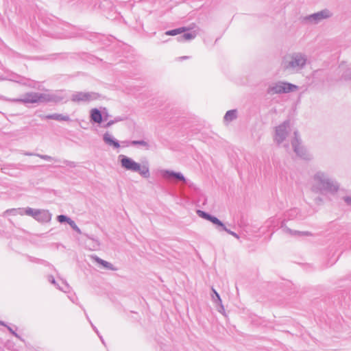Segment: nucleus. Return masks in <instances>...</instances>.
<instances>
[{
    "mask_svg": "<svg viewBox=\"0 0 351 351\" xmlns=\"http://www.w3.org/2000/svg\"><path fill=\"white\" fill-rule=\"evenodd\" d=\"M311 191L319 195H334L340 189L339 182L328 172L317 171L311 178Z\"/></svg>",
    "mask_w": 351,
    "mask_h": 351,
    "instance_id": "1",
    "label": "nucleus"
},
{
    "mask_svg": "<svg viewBox=\"0 0 351 351\" xmlns=\"http://www.w3.org/2000/svg\"><path fill=\"white\" fill-rule=\"evenodd\" d=\"M307 62V56L300 52L287 54L282 59L281 65L282 69L289 74L301 72Z\"/></svg>",
    "mask_w": 351,
    "mask_h": 351,
    "instance_id": "2",
    "label": "nucleus"
},
{
    "mask_svg": "<svg viewBox=\"0 0 351 351\" xmlns=\"http://www.w3.org/2000/svg\"><path fill=\"white\" fill-rule=\"evenodd\" d=\"M298 90V86L293 84L285 81H278L269 85L267 93L269 95H276L293 93Z\"/></svg>",
    "mask_w": 351,
    "mask_h": 351,
    "instance_id": "3",
    "label": "nucleus"
},
{
    "mask_svg": "<svg viewBox=\"0 0 351 351\" xmlns=\"http://www.w3.org/2000/svg\"><path fill=\"white\" fill-rule=\"evenodd\" d=\"M291 145L294 152L298 157L305 160H310L312 158V156L302 145L298 131L294 132V138L291 140Z\"/></svg>",
    "mask_w": 351,
    "mask_h": 351,
    "instance_id": "4",
    "label": "nucleus"
},
{
    "mask_svg": "<svg viewBox=\"0 0 351 351\" xmlns=\"http://www.w3.org/2000/svg\"><path fill=\"white\" fill-rule=\"evenodd\" d=\"M331 16L332 13L330 10L325 9L304 17L302 19V23L306 24H317Z\"/></svg>",
    "mask_w": 351,
    "mask_h": 351,
    "instance_id": "5",
    "label": "nucleus"
},
{
    "mask_svg": "<svg viewBox=\"0 0 351 351\" xmlns=\"http://www.w3.org/2000/svg\"><path fill=\"white\" fill-rule=\"evenodd\" d=\"M290 131V122L289 121H284L276 128L274 141L278 145H280L285 141Z\"/></svg>",
    "mask_w": 351,
    "mask_h": 351,
    "instance_id": "6",
    "label": "nucleus"
},
{
    "mask_svg": "<svg viewBox=\"0 0 351 351\" xmlns=\"http://www.w3.org/2000/svg\"><path fill=\"white\" fill-rule=\"evenodd\" d=\"M186 28L182 27L168 30L165 32V34L168 36H176L178 34H181L180 36L177 38L178 42L191 40L195 38L196 34L195 32H186Z\"/></svg>",
    "mask_w": 351,
    "mask_h": 351,
    "instance_id": "7",
    "label": "nucleus"
},
{
    "mask_svg": "<svg viewBox=\"0 0 351 351\" xmlns=\"http://www.w3.org/2000/svg\"><path fill=\"white\" fill-rule=\"evenodd\" d=\"M52 100L48 95L37 94V93H28L27 94L22 101L25 103H36L39 101H49Z\"/></svg>",
    "mask_w": 351,
    "mask_h": 351,
    "instance_id": "8",
    "label": "nucleus"
},
{
    "mask_svg": "<svg viewBox=\"0 0 351 351\" xmlns=\"http://www.w3.org/2000/svg\"><path fill=\"white\" fill-rule=\"evenodd\" d=\"M160 174L162 178L167 180L182 181L184 184L186 182L183 174L180 172H175L170 170H160Z\"/></svg>",
    "mask_w": 351,
    "mask_h": 351,
    "instance_id": "9",
    "label": "nucleus"
},
{
    "mask_svg": "<svg viewBox=\"0 0 351 351\" xmlns=\"http://www.w3.org/2000/svg\"><path fill=\"white\" fill-rule=\"evenodd\" d=\"M307 217V215L303 212H302L298 208H293L288 210L285 213V218L287 220H303Z\"/></svg>",
    "mask_w": 351,
    "mask_h": 351,
    "instance_id": "10",
    "label": "nucleus"
},
{
    "mask_svg": "<svg viewBox=\"0 0 351 351\" xmlns=\"http://www.w3.org/2000/svg\"><path fill=\"white\" fill-rule=\"evenodd\" d=\"M197 214L199 217L213 223L214 225L216 226V228L218 226H223V222L221 220H219L217 217L209 214L207 212L201 210H197Z\"/></svg>",
    "mask_w": 351,
    "mask_h": 351,
    "instance_id": "11",
    "label": "nucleus"
},
{
    "mask_svg": "<svg viewBox=\"0 0 351 351\" xmlns=\"http://www.w3.org/2000/svg\"><path fill=\"white\" fill-rule=\"evenodd\" d=\"M121 162V165L127 169L134 171H140V165L128 157L123 156Z\"/></svg>",
    "mask_w": 351,
    "mask_h": 351,
    "instance_id": "12",
    "label": "nucleus"
},
{
    "mask_svg": "<svg viewBox=\"0 0 351 351\" xmlns=\"http://www.w3.org/2000/svg\"><path fill=\"white\" fill-rule=\"evenodd\" d=\"M281 228H282L283 232H285V233H287L291 236H293V237H301V236L311 235V232H307V231L301 232V231H298V230H293L290 229L289 228H288L287 226H286L284 223L282 224Z\"/></svg>",
    "mask_w": 351,
    "mask_h": 351,
    "instance_id": "13",
    "label": "nucleus"
},
{
    "mask_svg": "<svg viewBox=\"0 0 351 351\" xmlns=\"http://www.w3.org/2000/svg\"><path fill=\"white\" fill-rule=\"evenodd\" d=\"M339 69L343 71L341 77L345 80H351V64L347 65L342 63L339 65Z\"/></svg>",
    "mask_w": 351,
    "mask_h": 351,
    "instance_id": "14",
    "label": "nucleus"
},
{
    "mask_svg": "<svg viewBox=\"0 0 351 351\" xmlns=\"http://www.w3.org/2000/svg\"><path fill=\"white\" fill-rule=\"evenodd\" d=\"M212 291L213 293V295H212L213 300L218 306V311L219 313H222L223 311H224V307L222 304L221 297L215 289L212 288Z\"/></svg>",
    "mask_w": 351,
    "mask_h": 351,
    "instance_id": "15",
    "label": "nucleus"
},
{
    "mask_svg": "<svg viewBox=\"0 0 351 351\" xmlns=\"http://www.w3.org/2000/svg\"><path fill=\"white\" fill-rule=\"evenodd\" d=\"M237 118V110L236 109L230 110L226 112L224 115L223 121L225 122H230Z\"/></svg>",
    "mask_w": 351,
    "mask_h": 351,
    "instance_id": "16",
    "label": "nucleus"
},
{
    "mask_svg": "<svg viewBox=\"0 0 351 351\" xmlns=\"http://www.w3.org/2000/svg\"><path fill=\"white\" fill-rule=\"evenodd\" d=\"M104 141L110 145H112L116 148L119 147V144L117 141L113 140L109 134H106L104 136Z\"/></svg>",
    "mask_w": 351,
    "mask_h": 351,
    "instance_id": "17",
    "label": "nucleus"
},
{
    "mask_svg": "<svg viewBox=\"0 0 351 351\" xmlns=\"http://www.w3.org/2000/svg\"><path fill=\"white\" fill-rule=\"evenodd\" d=\"M91 119L97 123H101L102 117L100 112L97 109H93L91 111Z\"/></svg>",
    "mask_w": 351,
    "mask_h": 351,
    "instance_id": "18",
    "label": "nucleus"
},
{
    "mask_svg": "<svg viewBox=\"0 0 351 351\" xmlns=\"http://www.w3.org/2000/svg\"><path fill=\"white\" fill-rule=\"evenodd\" d=\"M217 229L219 232H221V231H226L227 233L232 235L236 239H239V234H237L236 232H234L233 231H231L230 230L228 229L223 223V226H218V227H217Z\"/></svg>",
    "mask_w": 351,
    "mask_h": 351,
    "instance_id": "19",
    "label": "nucleus"
},
{
    "mask_svg": "<svg viewBox=\"0 0 351 351\" xmlns=\"http://www.w3.org/2000/svg\"><path fill=\"white\" fill-rule=\"evenodd\" d=\"M96 261L107 269L115 270V268L113 267V265L107 261H105L99 258H96Z\"/></svg>",
    "mask_w": 351,
    "mask_h": 351,
    "instance_id": "20",
    "label": "nucleus"
},
{
    "mask_svg": "<svg viewBox=\"0 0 351 351\" xmlns=\"http://www.w3.org/2000/svg\"><path fill=\"white\" fill-rule=\"evenodd\" d=\"M40 211L37 210H34L32 208H28L25 210V213L29 215H32L34 217H37L38 215L40 214Z\"/></svg>",
    "mask_w": 351,
    "mask_h": 351,
    "instance_id": "21",
    "label": "nucleus"
},
{
    "mask_svg": "<svg viewBox=\"0 0 351 351\" xmlns=\"http://www.w3.org/2000/svg\"><path fill=\"white\" fill-rule=\"evenodd\" d=\"M343 199L348 206H351V196H344Z\"/></svg>",
    "mask_w": 351,
    "mask_h": 351,
    "instance_id": "22",
    "label": "nucleus"
},
{
    "mask_svg": "<svg viewBox=\"0 0 351 351\" xmlns=\"http://www.w3.org/2000/svg\"><path fill=\"white\" fill-rule=\"evenodd\" d=\"M140 171V173H141L142 175H143V176H146L148 174V169H147V167H142V168L140 167V171Z\"/></svg>",
    "mask_w": 351,
    "mask_h": 351,
    "instance_id": "23",
    "label": "nucleus"
},
{
    "mask_svg": "<svg viewBox=\"0 0 351 351\" xmlns=\"http://www.w3.org/2000/svg\"><path fill=\"white\" fill-rule=\"evenodd\" d=\"M58 221L60 222H64V221H69V219L67 218L66 216L64 215H59L58 217Z\"/></svg>",
    "mask_w": 351,
    "mask_h": 351,
    "instance_id": "24",
    "label": "nucleus"
},
{
    "mask_svg": "<svg viewBox=\"0 0 351 351\" xmlns=\"http://www.w3.org/2000/svg\"><path fill=\"white\" fill-rule=\"evenodd\" d=\"M132 144H134V145H136V144H139V145H143V146H145V147H147V143H146V142H145V141H133V142H132Z\"/></svg>",
    "mask_w": 351,
    "mask_h": 351,
    "instance_id": "25",
    "label": "nucleus"
},
{
    "mask_svg": "<svg viewBox=\"0 0 351 351\" xmlns=\"http://www.w3.org/2000/svg\"><path fill=\"white\" fill-rule=\"evenodd\" d=\"M315 202H316L317 204H321V203H322L323 199H322V197H316V198H315Z\"/></svg>",
    "mask_w": 351,
    "mask_h": 351,
    "instance_id": "26",
    "label": "nucleus"
},
{
    "mask_svg": "<svg viewBox=\"0 0 351 351\" xmlns=\"http://www.w3.org/2000/svg\"><path fill=\"white\" fill-rule=\"evenodd\" d=\"M67 222H68V223H69V224H70L71 226H73V227L75 226V222H74L73 221H71L70 219H69V221H67Z\"/></svg>",
    "mask_w": 351,
    "mask_h": 351,
    "instance_id": "27",
    "label": "nucleus"
},
{
    "mask_svg": "<svg viewBox=\"0 0 351 351\" xmlns=\"http://www.w3.org/2000/svg\"><path fill=\"white\" fill-rule=\"evenodd\" d=\"M189 56H181V57H180V58H179V59H180V60H187V59H189Z\"/></svg>",
    "mask_w": 351,
    "mask_h": 351,
    "instance_id": "28",
    "label": "nucleus"
},
{
    "mask_svg": "<svg viewBox=\"0 0 351 351\" xmlns=\"http://www.w3.org/2000/svg\"><path fill=\"white\" fill-rule=\"evenodd\" d=\"M274 221V219H270L267 221V223H268V226H270V224Z\"/></svg>",
    "mask_w": 351,
    "mask_h": 351,
    "instance_id": "29",
    "label": "nucleus"
}]
</instances>
